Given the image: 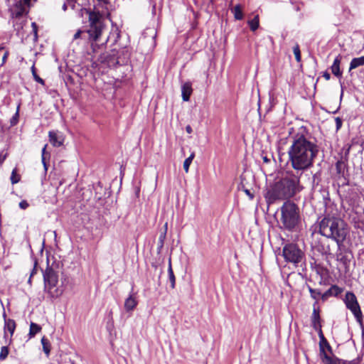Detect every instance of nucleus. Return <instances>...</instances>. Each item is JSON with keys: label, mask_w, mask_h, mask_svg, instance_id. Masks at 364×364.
Instances as JSON below:
<instances>
[{"label": "nucleus", "mask_w": 364, "mask_h": 364, "mask_svg": "<svg viewBox=\"0 0 364 364\" xmlns=\"http://www.w3.org/2000/svg\"><path fill=\"white\" fill-rule=\"evenodd\" d=\"M291 144L288 150L289 161L291 167L298 173L309 169L319 152L316 139L309 130L301 126L291 137Z\"/></svg>", "instance_id": "obj_1"}, {"label": "nucleus", "mask_w": 364, "mask_h": 364, "mask_svg": "<svg viewBox=\"0 0 364 364\" xmlns=\"http://www.w3.org/2000/svg\"><path fill=\"white\" fill-rule=\"evenodd\" d=\"M300 176L287 173L279 181L276 182L264 194L268 205L277 200L289 199L300 192Z\"/></svg>", "instance_id": "obj_2"}, {"label": "nucleus", "mask_w": 364, "mask_h": 364, "mask_svg": "<svg viewBox=\"0 0 364 364\" xmlns=\"http://www.w3.org/2000/svg\"><path fill=\"white\" fill-rule=\"evenodd\" d=\"M348 232V225L338 217L328 214L318 222V232L327 238L332 239L338 247H341L346 240Z\"/></svg>", "instance_id": "obj_3"}, {"label": "nucleus", "mask_w": 364, "mask_h": 364, "mask_svg": "<svg viewBox=\"0 0 364 364\" xmlns=\"http://www.w3.org/2000/svg\"><path fill=\"white\" fill-rule=\"evenodd\" d=\"M280 228L296 232L301 224L299 207L293 202L286 201L281 207Z\"/></svg>", "instance_id": "obj_4"}, {"label": "nucleus", "mask_w": 364, "mask_h": 364, "mask_svg": "<svg viewBox=\"0 0 364 364\" xmlns=\"http://www.w3.org/2000/svg\"><path fill=\"white\" fill-rule=\"evenodd\" d=\"M43 276L45 291L48 292L52 298H58L60 296L63 291L56 287L58 283V273L53 269L48 267L45 271H43Z\"/></svg>", "instance_id": "obj_5"}, {"label": "nucleus", "mask_w": 364, "mask_h": 364, "mask_svg": "<svg viewBox=\"0 0 364 364\" xmlns=\"http://www.w3.org/2000/svg\"><path fill=\"white\" fill-rule=\"evenodd\" d=\"M282 255L287 262L295 265H298L304 257V252L295 243L286 244L283 247Z\"/></svg>", "instance_id": "obj_6"}, {"label": "nucleus", "mask_w": 364, "mask_h": 364, "mask_svg": "<svg viewBox=\"0 0 364 364\" xmlns=\"http://www.w3.org/2000/svg\"><path fill=\"white\" fill-rule=\"evenodd\" d=\"M89 20L90 22V28L86 31L88 38L90 41L97 42L104 28L102 22L95 13H90Z\"/></svg>", "instance_id": "obj_7"}, {"label": "nucleus", "mask_w": 364, "mask_h": 364, "mask_svg": "<svg viewBox=\"0 0 364 364\" xmlns=\"http://www.w3.org/2000/svg\"><path fill=\"white\" fill-rule=\"evenodd\" d=\"M344 302L347 309L353 313L357 321L361 323L363 314L355 295L351 291L346 292Z\"/></svg>", "instance_id": "obj_8"}, {"label": "nucleus", "mask_w": 364, "mask_h": 364, "mask_svg": "<svg viewBox=\"0 0 364 364\" xmlns=\"http://www.w3.org/2000/svg\"><path fill=\"white\" fill-rule=\"evenodd\" d=\"M336 178L339 184L342 186L348 184L347 165L345 161L338 160L335 164Z\"/></svg>", "instance_id": "obj_9"}, {"label": "nucleus", "mask_w": 364, "mask_h": 364, "mask_svg": "<svg viewBox=\"0 0 364 364\" xmlns=\"http://www.w3.org/2000/svg\"><path fill=\"white\" fill-rule=\"evenodd\" d=\"M112 53H105L100 55L99 61L101 63L105 64L109 68L114 67L117 65L121 64V57L117 56L118 52L116 51L115 48L112 50Z\"/></svg>", "instance_id": "obj_10"}, {"label": "nucleus", "mask_w": 364, "mask_h": 364, "mask_svg": "<svg viewBox=\"0 0 364 364\" xmlns=\"http://www.w3.org/2000/svg\"><path fill=\"white\" fill-rule=\"evenodd\" d=\"M319 348H320V358L322 361V363L324 364L326 363V356L327 358H332V356L329 355L327 352L326 351V349L327 350L329 353L333 354L332 348L330 346L328 341L326 339L325 341H320L319 342Z\"/></svg>", "instance_id": "obj_11"}, {"label": "nucleus", "mask_w": 364, "mask_h": 364, "mask_svg": "<svg viewBox=\"0 0 364 364\" xmlns=\"http://www.w3.org/2000/svg\"><path fill=\"white\" fill-rule=\"evenodd\" d=\"M49 141L54 146H60L63 145L64 138L63 134L58 131H50L48 133Z\"/></svg>", "instance_id": "obj_12"}, {"label": "nucleus", "mask_w": 364, "mask_h": 364, "mask_svg": "<svg viewBox=\"0 0 364 364\" xmlns=\"http://www.w3.org/2000/svg\"><path fill=\"white\" fill-rule=\"evenodd\" d=\"M311 326L313 328H319L321 326V318L319 314V308L317 306V302L313 304V312L311 316Z\"/></svg>", "instance_id": "obj_13"}, {"label": "nucleus", "mask_w": 364, "mask_h": 364, "mask_svg": "<svg viewBox=\"0 0 364 364\" xmlns=\"http://www.w3.org/2000/svg\"><path fill=\"white\" fill-rule=\"evenodd\" d=\"M342 292V289L336 285H332L327 291L321 292V299L325 301L331 296H337Z\"/></svg>", "instance_id": "obj_14"}, {"label": "nucleus", "mask_w": 364, "mask_h": 364, "mask_svg": "<svg viewBox=\"0 0 364 364\" xmlns=\"http://www.w3.org/2000/svg\"><path fill=\"white\" fill-rule=\"evenodd\" d=\"M345 246L343 243H342L341 247H338V245H336V251L335 252V256L336 259L343 264L346 265L348 262L350 261L348 256L344 253Z\"/></svg>", "instance_id": "obj_15"}, {"label": "nucleus", "mask_w": 364, "mask_h": 364, "mask_svg": "<svg viewBox=\"0 0 364 364\" xmlns=\"http://www.w3.org/2000/svg\"><path fill=\"white\" fill-rule=\"evenodd\" d=\"M193 92L192 85L190 82L183 83L181 86V95L183 101L188 102Z\"/></svg>", "instance_id": "obj_16"}, {"label": "nucleus", "mask_w": 364, "mask_h": 364, "mask_svg": "<svg viewBox=\"0 0 364 364\" xmlns=\"http://www.w3.org/2000/svg\"><path fill=\"white\" fill-rule=\"evenodd\" d=\"M138 304V301L133 294H131L129 297L125 299L124 309L127 311H133Z\"/></svg>", "instance_id": "obj_17"}, {"label": "nucleus", "mask_w": 364, "mask_h": 364, "mask_svg": "<svg viewBox=\"0 0 364 364\" xmlns=\"http://www.w3.org/2000/svg\"><path fill=\"white\" fill-rule=\"evenodd\" d=\"M16 327V324L14 319H6L4 327V337H6V331L9 332L11 336H12L15 331Z\"/></svg>", "instance_id": "obj_18"}, {"label": "nucleus", "mask_w": 364, "mask_h": 364, "mask_svg": "<svg viewBox=\"0 0 364 364\" xmlns=\"http://www.w3.org/2000/svg\"><path fill=\"white\" fill-rule=\"evenodd\" d=\"M341 60V56L338 55L333 61V65H331V72L336 77H341L342 75V72L340 70V64Z\"/></svg>", "instance_id": "obj_19"}, {"label": "nucleus", "mask_w": 364, "mask_h": 364, "mask_svg": "<svg viewBox=\"0 0 364 364\" xmlns=\"http://www.w3.org/2000/svg\"><path fill=\"white\" fill-rule=\"evenodd\" d=\"M316 250L320 252L322 255H332L335 256V252L331 248L330 245H328L326 246L323 245H318L315 247Z\"/></svg>", "instance_id": "obj_20"}, {"label": "nucleus", "mask_w": 364, "mask_h": 364, "mask_svg": "<svg viewBox=\"0 0 364 364\" xmlns=\"http://www.w3.org/2000/svg\"><path fill=\"white\" fill-rule=\"evenodd\" d=\"M362 65H364V55L359 58H353L350 63L349 71Z\"/></svg>", "instance_id": "obj_21"}, {"label": "nucleus", "mask_w": 364, "mask_h": 364, "mask_svg": "<svg viewBox=\"0 0 364 364\" xmlns=\"http://www.w3.org/2000/svg\"><path fill=\"white\" fill-rule=\"evenodd\" d=\"M307 289L310 293L311 297L315 300L314 302H317V305L318 304V299L321 298V291L318 289H314L309 285H307Z\"/></svg>", "instance_id": "obj_22"}, {"label": "nucleus", "mask_w": 364, "mask_h": 364, "mask_svg": "<svg viewBox=\"0 0 364 364\" xmlns=\"http://www.w3.org/2000/svg\"><path fill=\"white\" fill-rule=\"evenodd\" d=\"M232 13L236 20H242L243 18V12L240 4H237L231 9Z\"/></svg>", "instance_id": "obj_23"}, {"label": "nucleus", "mask_w": 364, "mask_h": 364, "mask_svg": "<svg viewBox=\"0 0 364 364\" xmlns=\"http://www.w3.org/2000/svg\"><path fill=\"white\" fill-rule=\"evenodd\" d=\"M326 358V363L324 364H349V362L347 360H343L340 359L335 355H332V358Z\"/></svg>", "instance_id": "obj_24"}, {"label": "nucleus", "mask_w": 364, "mask_h": 364, "mask_svg": "<svg viewBox=\"0 0 364 364\" xmlns=\"http://www.w3.org/2000/svg\"><path fill=\"white\" fill-rule=\"evenodd\" d=\"M41 331V327L37 323L31 322L30 324V329H29V338H31L34 337L38 332Z\"/></svg>", "instance_id": "obj_25"}, {"label": "nucleus", "mask_w": 364, "mask_h": 364, "mask_svg": "<svg viewBox=\"0 0 364 364\" xmlns=\"http://www.w3.org/2000/svg\"><path fill=\"white\" fill-rule=\"evenodd\" d=\"M41 343L43 346V350L47 356L49 355L50 352V343L48 338L43 336L41 339Z\"/></svg>", "instance_id": "obj_26"}, {"label": "nucleus", "mask_w": 364, "mask_h": 364, "mask_svg": "<svg viewBox=\"0 0 364 364\" xmlns=\"http://www.w3.org/2000/svg\"><path fill=\"white\" fill-rule=\"evenodd\" d=\"M168 273L169 281L171 282V287L172 289H174L175 284H176V277H175L173 271L171 267V261L169 262V264H168Z\"/></svg>", "instance_id": "obj_27"}, {"label": "nucleus", "mask_w": 364, "mask_h": 364, "mask_svg": "<svg viewBox=\"0 0 364 364\" xmlns=\"http://www.w3.org/2000/svg\"><path fill=\"white\" fill-rule=\"evenodd\" d=\"M121 53L122 55L119 56L121 57V59H119V60L121 61V64H124L127 62V60L129 59L130 55V53L127 47L123 48Z\"/></svg>", "instance_id": "obj_28"}, {"label": "nucleus", "mask_w": 364, "mask_h": 364, "mask_svg": "<svg viewBox=\"0 0 364 364\" xmlns=\"http://www.w3.org/2000/svg\"><path fill=\"white\" fill-rule=\"evenodd\" d=\"M248 25L252 31H256L259 27V16H255L252 19L248 21Z\"/></svg>", "instance_id": "obj_29"}, {"label": "nucleus", "mask_w": 364, "mask_h": 364, "mask_svg": "<svg viewBox=\"0 0 364 364\" xmlns=\"http://www.w3.org/2000/svg\"><path fill=\"white\" fill-rule=\"evenodd\" d=\"M195 157V154L194 153H192L189 157H188L187 159H186V160L184 161L183 162V169L184 171L188 173V170H189V167H190V165L192 163V161L193 159H194Z\"/></svg>", "instance_id": "obj_30"}, {"label": "nucleus", "mask_w": 364, "mask_h": 364, "mask_svg": "<svg viewBox=\"0 0 364 364\" xmlns=\"http://www.w3.org/2000/svg\"><path fill=\"white\" fill-rule=\"evenodd\" d=\"M11 182L12 184H16L21 180V176L17 173V168H15L13 169L11 175Z\"/></svg>", "instance_id": "obj_31"}, {"label": "nucleus", "mask_w": 364, "mask_h": 364, "mask_svg": "<svg viewBox=\"0 0 364 364\" xmlns=\"http://www.w3.org/2000/svg\"><path fill=\"white\" fill-rule=\"evenodd\" d=\"M293 52L295 55L296 60L299 63L301 60V50L298 43L293 47Z\"/></svg>", "instance_id": "obj_32"}, {"label": "nucleus", "mask_w": 364, "mask_h": 364, "mask_svg": "<svg viewBox=\"0 0 364 364\" xmlns=\"http://www.w3.org/2000/svg\"><path fill=\"white\" fill-rule=\"evenodd\" d=\"M19 107H20V105H18L17 107V110L16 112V113L14 114V115L11 117V119H10V125L11 127H14L15 125L17 124V123L18 122V118H19Z\"/></svg>", "instance_id": "obj_33"}, {"label": "nucleus", "mask_w": 364, "mask_h": 364, "mask_svg": "<svg viewBox=\"0 0 364 364\" xmlns=\"http://www.w3.org/2000/svg\"><path fill=\"white\" fill-rule=\"evenodd\" d=\"M166 232H161L158 240V252H160L164 247V241L166 239Z\"/></svg>", "instance_id": "obj_34"}, {"label": "nucleus", "mask_w": 364, "mask_h": 364, "mask_svg": "<svg viewBox=\"0 0 364 364\" xmlns=\"http://www.w3.org/2000/svg\"><path fill=\"white\" fill-rule=\"evenodd\" d=\"M9 348L7 346L1 347V352H0V360H5L9 355Z\"/></svg>", "instance_id": "obj_35"}, {"label": "nucleus", "mask_w": 364, "mask_h": 364, "mask_svg": "<svg viewBox=\"0 0 364 364\" xmlns=\"http://www.w3.org/2000/svg\"><path fill=\"white\" fill-rule=\"evenodd\" d=\"M314 329L318 332V336H319V338H320V341H325L326 342V338L324 337V335L323 333V331H322V329H321V326H319V328H314Z\"/></svg>", "instance_id": "obj_36"}, {"label": "nucleus", "mask_w": 364, "mask_h": 364, "mask_svg": "<svg viewBox=\"0 0 364 364\" xmlns=\"http://www.w3.org/2000/svg\"><path fill=\"white\" fill-rule=\"evenodd\" d=\"M32 72H33V75L35 80L41 84H44L43 80L42 78H41L38 75H36V73L35 72L34 66L32 67Z\"/></svg>", "instance_id": "obj_37"}, {"label": "nucleus", "mask_w": 364, "mask_h": 364, "mask_svg": "<svg viewBox=\"0 0 364 364\" xmlns=\"http://www.w3.org/2000/svg\"><path fill=\"white\" fill-rule=\"evenodd\" d=\"M7 157V153L4 152V151H0V164H2L3 162Z\"/></svg>", "instance_id": "obj_38"}, {"label": "nucleus", "mask_w": 364, "mask_h": 364, "mask_svg": "<svg viewBox=\"0 0 364 364\" xmlns=\"http://www.w3.org/2000/svg\"><path fill=\"white\" fill-rule=\"evenodd\" d=\"M28 206H29V204L28 203V202L26 200H23L19 203V207H20V208H21L23 210H26Z\"/></svg>", "instance_id": "obj_39"}, {"label": "nucleus", "mask_w": 364, "mask_h": 364, "mask_svg": "<svg viewBox=\"0 0 364 364\" xmlns=\"http://www.w3.org/2000/svg\"><path fill=\"white\" fill-rule=\"evenodd\" d=\"M37 265H38V262L36 259L34 260V265H33V268L31 272V277H33L37 272Z\"/></svg>", "instance_id": "obj_40"}, {"label": "nucleus", "mask_w": 364, "mask_h": 364, "mask_svg": "<svg viewBox=\"0 0 364 364\" xmlns=\"http://www.w3.org/2000/svg\"><path fill=\"white\" fill-rule=\"evenodd\" d=\"M361 360H362V356H358V358H356L350 361H348V362H349V364H359L361 362Z\"/></svg>", "instance_id": "obj_41"}, {"label": "nucleus", "mask_w": 364, "mask_h": 364, "mask_svg": "<svg viewBox=\"0 0 364 364\" xmlns=\"http://www.w3.org/2000/svg\"><path fill=\"white\" fill-rule=\"evenodd\" d=\"M335 120H336V129H339L342 126V120L339 117H336Z\"/></svg>", "instance_id": "obj_42"}, {"label": "nucleus", "mask_w": 364, "mask_h": 364, "mask_svg": "<svg viewBox=\"0 0 364 364\" xmlns=\"http://www.w3.org/2000/svg\"><path fill=\"white\" fill-rule=\"evenodd\" d=\"M47 146H48V145H47V144H46V145L44 146V147L42 149L41 156H48V158L49 159V158H50V153H48V152H47V151H46Z\"/></svg>", "instance_id": "obj_43"}, {"label": "nucleus", "mask_w": 364, "mask_h": 364, "mask_svg": "<svg viewBox=\"0 0 364 364\" xmlns=\"http://www.w3.org/2000/svg\"><path fill=\"white\" fill-rule=\"evenodd\" d=\"M112 36L114 37V43H116L117 41V39L119 38V37H120V34L117 31H116L115 33H113Z\"/></svg>", "instance_id": "obj_44"}, {"label": "nucleus", "mask_w": 364, "mask_h": 364, "mask_svg": "<svg viewBox=\"0 0 364 364\" xmlns=\"http://www.w3.org/2000/svg\"><path fill=\"white\" fill-rule=\"evenodd\" d=\"M244 191H245V193L247 194V196H249V198H250V199H253V198H254V195L250 192V190H248V189H245V190H244Z\"/></svg>", "instance_id": "obj_45"}, {"label": "nucleus", "mask_w": 364, "mask_h": 364, "mask_svg": "<svg viewBox=\"0 0 364 364\" xmlns=\"http://www.w3.org/2000/svg\"><path fill=\"white\" fill-rule=\"evenodd\" d=\"M82 33V32L80 30H78V31L75 33V35H74V36H73V39H77V38H79Z\"/></svg>", "instance_id": "obj_46"}, {"label": "nucleus", "mask_w": 364, "mask_h": 364, "mask_svg": "<svg viewBox=\"0 0 364 364\" xmlns=\"http://www.w3.org/2000/svg\"><path fill=\"white\" fill-rule=\"evenodd\" d=\"M323 77L326 80H329L331 79V75L330 73H328V72H324L323 73Z\"/></svg>", "instance_id": "obj_47"}, {"label": "nucleus", "mask_w": 364, "mask_h": 364, "mask_svg": "<svg viewBox=\"0 0 364 364\" xmlns=\"http://www.w3.org/2000/svg\"><path fill=\"white\" fill-rule=\"evenodd\" d=\"M186 131L187 133L191 134V133H192L193 129H192V128H191V127L190 125H187L186 127Z\"/></svg>", "instance_id": "obj_48"}, {"label": "nucleus", "mask_w": 364, "mask_h": 364, "mask_svg": "<svg viewBox=\"0 0 364 364\" xmlns=\"http://www.w3.org/2000/svg\"><path fill=\"white\" fill-rule=\"evenodd\" d=\"M8 52H6L2 58V61H3V63H4L6 60V58L8 57Z\"/></svg>", "instance_id": "obj_49"}, {"label": "nucleus", "mask_w": 364, "mask_h": 364, "mask_svg": "<svg viewBox=\"0 0 364 364\" xmlns=\"http://www.w3.org/2000/svg\"><path fill=\"white\" fill-rule=\"evenodd\" d=\"M48 156H41L42 164L46 163V159Z\"/></svg>", "instance_id": "obj_50"}, {"label": "nucleus", "mask_w": 364, "mask_h": 364, "mask_svg": "<svg viewBox=\"0 0 364 364\" xmlns=\"http://www.w3.org/2000/svg\"><path fill=\"white\" fill-rule=\"evenodd\" d=\"M167 230H168V223H166L164 226V231L162 232H167Z\"/></svg>", "instance_id": "obj_51"}, {"label": "nucleus", "mask_w": 364, "mask_h": 364, "mask_svg": "<svg viewBox=\"0 0 364 364\" xmlns=\"http://www.w3.org/2000/svg\"><path fill=\"white\" fill-rule=\"evenodd\" d=\"M263 161L265 163H269L270 161V159L267 158V156H264L263 157Z\"/></svg>", "instance_id": "obj_52"}, {"label": "nucleus", "mask_w": 364, "mask_h": 364, "mask_svg": "<svg viewBox=\"0 0 364 364\" xmlns=\"http://www.w3.org/2000/svg\"><path fill=\"white\" fill-rule=\"evenodd\" d=\"M43 167H44L45 171H47V170H48V165H47V164H46V163H44V164H43Z\"/></svg>", "instance_id": "obj_53"}, {"label": "nucleus", "mask_w": 364, "mask_h": 364, "mask_svg": "<svg viewBox=\"0 0 364 364\" xmlns=\"http://www.w3.org/2000/svg\"><path fill=\"white\" fill-rule=\"evenodd\" d=\"M3 318H4V323H5V322H6V319H8V318H6V314L5 311L3 313Z\"/></svg>", "instance_id": "obj_54"}, {"label": "nucleus", "mask_w": 364, "mask_h": 364, "mask_svg": "<svg viewBox=\"0 0 364 364\" xmlns=\"http://www.w3.org/2000/svg\"><path fill=\"white\" fill-rule=\"evenodd\" d=\"M63 10H65V11L67 9V6H66V4H65L63 5Z\"/></svg>", "instance_id": "obj_55"}, {"label": "nucleus", "mask_w": 364, "mask_h": 364, "mask_svg": "<svg viewBox=\"0 0 364 364\" xmlns=\"http://www.w3.org/2000/svg\"><path fill=\"white\" fill-rule=\"evenodd\" d=\"M31 278H32V277H29V279H28V282L29 284H31Z\"/></svg>", "instance_id": "obj_56"}, {"label": "nucleus", "mask_w": 364, "mask_h": 364, "mask_svg": "<svg viewBox=\"0 0 364 364\" xmlns=\"http://www.w3.org/2000/svg\"><path fill=\"white\" fill-rule=\"evenodd\" d=\"M32 25H33V26H36V23H33Z\"/></svg>", "instance_id": "obj_57"}, {"label": "nucleus", "mask_w": 364, "mask_h": 364, "mask_svg": "<svg viewBox=\"0 0 364 364\" xmlns=\"http://www.w3.org/2000/svg\"><path fill=\"white\" fill-rule=\"evenodd\" d=\"M99 2H102L104 0H97Z\"/></svg>", "instance_id": "obj_58"}, {"label": "nucleus", "mask_w": 364, "mask_h": 364, "mask_svg": "<svg viewBox=\"0 0 364 364\" xmlns=\"http://www.w3.org/2000/svg\"><path fill=\"white\" fill-rule=\"evenodd\" d=\"M110 36L107 38V41H109L110 39Z\"/></svg>", "instance_id": "obj_59"}, {"label": "nucleus", "mask_w": 364, "mask_h": 364, "mask_svg": "<svg viewBox=\"0 0 364 364\" xmlns=\"http://www.w3.org/2000/svg\"><path fill=\"white\" fill-rule=\"evenodd\" d=\"M363 336H364V331H363Z\"/></svg>", "instance_id": "obj_60"}]
</instances>
